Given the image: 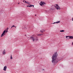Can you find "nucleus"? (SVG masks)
Wrapping results in <instances>:
<instances>
[{"mask_svg": "<svg viewBox=\"0 0 73 73\" xmlns=\"http://www.w3.org/2000/svg\"><path fill=\"white\" fill-rule=\"evenodd\" d=\"M25 36H26V35H25Z\"/></svg>", "mask_w": 73, "mask_h": 73, "instance_id": "obj_29", "label": "nucleus"}, {"mask_svg": "<svg viewBox=\"0 0 73 73\" xmlns=\"http://www.w3.org/2000/svg\"><path fill=\"white\" fill-rule=\"evenodd\" d=\"M42 70H44V69H43Z\"/></svg>", "mask_w": 73, "mask_h": 73, "instance_id": "obj_25", "label": "nucleus"}, {"mask_svg": "<svg viewBox=\"0 0 73 73\" xmlns=\"http://www.w3.org/2000/svg\"><path fill=\"white\" fill-rule=\"evenodd\" d=\"M56 6H54V7L55 8H56V9L57 10H60V9H61V8H60V6H58V5L57 4H56Z\"/></svg>", "mask_w": 73, "mask_h": 73, "instance_id": "obj_3", "label": "nucleus"}, {"mask_svg": "<svg viewBox=\"0 0 73 73\" xmlns=\"http://www.w3.org/2000/svg\"><path fill=\"white\" fill-rule=\"evenodd\" d=\"M39 4L42 7L43 5H45L46 4V3H45V2H42L41 1L40 3H39Z\"/></svg>", "mask_w": 73, "mask_h": 73, "instance_id": "obj_4", "label": "nucleus"}, {"mask_svg": "<svg viewBox=\"0 0 73 73\" xmlns=\"http://www.w3.org/2000/svg\"><path fill=\"white\" fill-rule=\"evenodd\" d=\"M27 7H29V5L27 6Z\"/></svg>", "mask_w": 73, "mask_h": 73, "instance_id": "obj_20", "label": "nucleus"}, {"mask_svg": "<svg viewBox=\"0 0 73 73\" xmlns=\"http://www.w3.org/2000/svg\"><path fill=\"white\" fill-rule=\"evenodd\" d=\"M57 52H56L52 56V63L55 64L58 62L60 60L59 58H57Z\"/></svg>", "mask_w": 73, "mask_h": 73, "instance_id": "obj_1", "label": "nucleus"}, {"mask_svg": "<svg viewBox=\"0 0 73 73\" xmlns=\"http://www.w3.org/2000/svg\"><path fill=\"white\" fill-rule=\"evenodd\" d=\"M56 22H54V23H52V24H56Z\"/></svg>", "mask_w": 73, "mask_h": 73, "instance_id": "obj_18", "label": "nucleus"}, {"mask_svg": "<svg viewBox=\"0 0 73 73\" xmlns=\"http://www.w3.org/2000/svg\"><path fill=\"white\" fill-rule=\"evenodd\" d=\"M8 29V28L7 29Z\"/></svg>", "mask_w": 73, "mask_h": 73, "instance_id": "obj_33", "label": "nucleus"}, {"mask_svg": "<svg viewBox=\"0 0 73 73\" xmlns=\"http://www.w3.org/2000/svg\"><path fill=\"white\" fill-rule=\"evenodd\" d=\"M6 32V30L4 31L2 33V34L1 35V37H3L4 36H5V33Z\"/></svg>", "mask_w": 73, "mask_h": 73, "instance_id": "obj_5", "label": "nucleus"}, {"mask_svg": "<svg viewBox=\"0 0 73 73\" xmlns=\"http://www.w3.org/2000/svg\"><path fill=\"white\" fill-rule=\"evenodd\" d=\"M12 29V27H11V29Z\"/></svg>", "mask_w": 73, "mask_h": 73, "instance_id": "obj_32", "label": "nucleus"}, {"mask_svg": "<svg viewBox=\"0 0 73 73\" xmlns=\"http://www.w3.org/2000/svg\"><path fill=\"white\" fill-rule=\"evenodd\" d=\"M69 37V36H66V38H68V37Z\"/></svg>", "mask_w": 73, "mask_h": 73, "instance_id": "obj_17", "label": "nucleus"}, {"mask_svg": "<svg viewBox=\"0 0 73 73\" xmlns=\"http://www.w3.org/2000/svg\"><path fill=\"white\" fill-rule=\"evenodd\" d=\"M23 28L24 29H27V27H26V26H23Z\"/></svg>", "mask_w": 73, "mask_h": 73, "instance_id": "obj_10", "label": "nucleus"}, {"mask_svg": "<svg viewBox=\"0 0 73 73\" xmlns=\"http://www.w3.org/2000/svg\"><path fill=\"white\" fill-rule=\"evenodd\" d=\"M40 32H41V33H43V31L41 30L40 31Z\"/></svg>", "mask_w": 73, "mask_h": 73, "instance_id": "obj_16", "label": "nucleus"}, {"mask_svg": "<svg viewBox=\"0 0 73 73\" xmlns=\"http://www.w3.org/2000/svg\"><path fill=\"white\" fill-rule=\"evenodd\" d=\"M6 32V33H7V32H8V30H7Z\"/></svg>", "mask_w": 73, "mask_h": 73, "instance_id": "obj_21", "label": "nucleus"}, {"mask_svg": "<svg viewBox=\"0 0 73 73\" xmlns=\"http://www.w3.org/2000/svg\"><path fill=\"white\" fill-rule=\"evenodd\" d=\"M30 38L31 39H32V40L33 41H34L35 40V41H38V38L36 36L34 38L32 36H31Z\"/></svg>", "mask_w": 73, "mask_h": 73, "instance_id": "obj_2", "label": "nucleus"}, {"mask_svg": "<svg viewBox=\"0 0 73 73\" xmlns=\"http://www.w3.org/2000/svg\"><path fill=\"white\" fill-rule=\"evenodd\" d=\"M35 16H36V15H35Z\"/></svg>", "mask_w": 73, "mask_h": 73, "instance_id": "obj_30", "label": "nucleus"}, {"mask_svg": "<svg viewBox=\"0 0 73 73\" xmlns=\"http://www.w3.org/2000/svg\"><path fill=\"white\" fill-rule=\"evenodd\" d=\"M60 32H65V31L64 30H60Z\"/></svg>", "mask_w": 73, "mask_h": 73, "instance_id": "obj_12", "label": "nucleus"}, {"mask_svg": "<svg viewBox=\"0 0 73 73\" xmlns=\"http://www.w3.org/2000/svg\"><path fill=\"white\" fill-rule=\"evenodd\" d=\"M41 35H43V34H37V35L38 36H41Z\"/></svg>", "mask_w": 73, "mask_h": 73, "instance_id": "obj_11", "label": "nucleus"}, {"mask_svg": "<svg viewBox=\"0 0 73 73\" xmlns=\"http://www.w3.org/2000/svg\"><path fill=\"white\" fill-rule=\"evenodd\" d=\"M25 3L26 4H29V5H30V3L28 2H27V1H25Z\"/></svg>", "mask_w": 73, "mask_h": 73, "instance_id": "obj_8", "label": "nucleus"}, {"mask_svg": "<svg viewBox=\"0 0 73 73\" xmlns=\"http://www.w3.org/2000/svg\"><path fill=\"white\" fill-rule=\"evenodd\" d=\"M19 4V3H18V4Z\"/></svg>", "mask_w": 73, "mask_h": 73, "instance_id": "obj_28", "label": "nucleus"}, {"mask_svg": "<svg viewBox=\"0 0 73 73\" xmlns=\"http://www.w3.org/2000/svg\"><path fill=\"white\" fill-rule=\"evenodd\" d=\"M12 58H13L12 57V55H11V59H12Z\"/></svg>", "mask_w": 73, "mask_h": 73, "instance_id": "obj_15", "label": "nucleus"}, {"mask_svg": "<svg viewBox=\"0 0 73 73\" xmlns=\"http://www.w3.org/2000/svg\"><path fill=\"white\" fill-rule=\"evenodd\" d=\"M2 53L3 54H5V50H4V51H3Z\"/></svg>", "mask_w": 73, "mask_h": 73, "instance_id": "obj_9", "label": "nucleus"}, {"mask_svg": "<svg viewBox=\"0 0 73 73\" xmlns=\"http://www.w3.org/2000/svg\"><path fill=\"white\" fill-rule=\"evenodd\" d=\"M14 27H15V28H16V27L15 26Z\"/></svg>", "mask_w": 73, "mask_h": 73, "instance_id": "obj_24", "label": "nucleus"}, {"mask_svg": "<svg viewBox=\"0 0 73 73\" xmlns=\"http://www.w3.org/2000/svg\"><path fill=\"white\" fill-rule=\"evenodd\" d=\"M60 23V21H57L56 22V23H57V24H58V23Z\"/></svg>", "mask_w": 73, "mask_h": 73, "instance_id": "obj_13", "label": "nucleus"}, {"mask_svg": "<svg viewBox=\"0 0 73 73\" xmlns=\"http://www.w3.org/2000/svg\"><path fill=\"white\" fill-rule=\"evenodd\" d=\"M12 29V27H11V29Z\"/></svg>", "mask_w": 73, "mask_h": 73, "instance_id": "obj_31", "label": "nucleus"}, {"mask_svg": "<svg viewBox=\"0 0 73 73\" xmlns=\"http://www.w3.org/2000/svg\"><path fill=\"white\" fill-rule=\"evenodd\" d=\"M11 27V28H13V27H12V26Z\"/></svg>", "mask_w": 73, "mask_h": 73, "instance_id": "obj_26", "label": "nucleus"}, {"mask_svg": "<svg viewBox=\"0 0 73 73\" xmlns=\"http://www.w3.org/2000/svg\"><path fill=\"white\" fill-rule=\"evenodd\" d=\"M72 45H73V42H72Z\"/></svg>", "mask_w": 73, "mask_h": 73, "instance_id": "obj_27", "label": "nucleus"}, {"mask_svg": "<svg viewBox=\"0 0 73 73\" xmlns=\"http://www.w3.org/2000/svg\"><path fill=\"white\" fill-rule=\"evenodd\" d=\"M12 27H15V25H13L12 26Z\"/></svg>", "mask_w": 73, "mask_h": 73, "instance_id": "obj_19", "label": "nucleus"}, {"mask_svg": "<svg viewBox=\"0 0 73 73\" xmlns=\"http://www.w3.org/2000/svg\"><path fill=\"white\" fill-rule=\"evenodd\" d=\"M32 6L33 7H34V5H32Z\"/></svg>", "mask_w": 73, "mask_h": 73, "instance_id": "obj_23", "label": "nucleus"}, {"mask_svg": "<svg viewBox=\"0 0 73 73\" xmlns=\"http://www.w3.org/2000/svg\"><path fill=\"white\" fill-rule=\"evenodd\" d=\"M69 38H70V39H73V36H69V38L68 39H69Z\"/></svg>", "mask_w": 73, "mask_h": 73, "instance_id": "obj_7", "label": "nucleus"}, {"mask_svg": "<svg viewBox=\"0 0 73 73\" xmlns=\"http://www.w3.org/2000/svg\"><path fill=\"white\" fill-rule=\"evenodd\" d=\"M32 7V5H30V6H29V7Z\"/></svg>", "mask_w": 73, "mask_h": 73, "instance_id": "obj_14", "label": "nucleus"}, {"mask_svg": "<svg viewBox=\"0 0 73 73\" xmlns=\"http://www.w3.org/2000/svg\"><path fill=\"white\" fill-rule=\"evenodd\" d=\"M24 1H25H25H23V2L24 3Z\"/></svg>", "mask_w": 73, "mask_h": 73, "instance_id": "obj_22", "label": "nucleus"}, {"mask_svg": "<svg viewBox=\"0 0 73 73\" xmlns=\"http://www.w3.org/2000/svg\"><path fill=\"white\" fill-rule=\"evenodd\" d=\"M7 69V66H5L4 67L3 70L4 71H6V70Z\"/></svg>", "mask_w": 73, "mask_h": 73, "instance_id": "obj_6", "label": "nucleus"}]
</instances>
